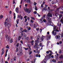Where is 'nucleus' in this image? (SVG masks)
Returning a JSON list of instances; mask_svg holds the SVG:
<instances>
[{
	"label": "nucleus",
	"instance_id": "49",
	"mask_svg": "<svg viewBox=\"0 0 63 63\" xmlns=\"http://www.w3.org/2000/svg\"><path fill=\"white\" fill-rule=\"evenodd\" d=\"M41 63H46V62L45 61H42L41 62Z\"/></svg>",
	"mask_w": 63,
	"mask_h": 63
},
{
	"label": "nucleus",
	"instance_id": "63",
	"mask_svg": "<svg viewBox=\"0 0 63 63\" xmlns=\"http://www.w3.org/2000/svg\"><path fill=\"white\" fill-rule=\"evenodd\" d=\"M46 53H47V54H48V53H49V51H46Z\"/></svg>",
	"mask_w": 63,
	"mask_h": 63
},
{
	"label": "nucleus",
	"instance_id": "36",
	"mask_svg": "<svg viewBox=\"0 0 63 63\" xmlns=\"http://www.w3.org/2000/svg\"><path fill=\"white\" fill-rule=\"evenodd\" d=\"M62 16V14L60 15L59 16V18H61V16Z\"/></svg>",
	"mask_w": 63,
	"mask_h": 63
},
{
	"label": "nucleus",
	"instance_id": "23",
	"mask_svg": "<svg viewBox=\"0 0 63 63\" xmlns=\"http://www.w3.org/2000/svg\"><path fill=\"white\" fill-rule=\"evenodd\" d=\"M48 60V58H45L43 60V61H47Z\"/></svg>",
	"mask_w": 63,
	"mask_h": 63
},
{
	"label": "nucleus",
	"instance_id": "51",
	"mask_svg": "<svg viewBox=\"0 0 63 63\" xmlns=\"http://www.w3.org/2000/svg\"><path fill=\"white\" fill-rule=\"evenodd\" d=\"M25 6L26 7H28V4H25Z\"/></svg>",
	"mask_w": 63,
	"mask_h": 63
},
{
	"label": "nucleus",
	"instance_id": "9",
	"mask_svg": "<svg viewBox=\"0 0 63 63\" xmlns=\"http://www.w3.org/2000/svg\"><path fill=\"white\" fill-rule=\"evenodd\" d=\"M53 29L54 30V31H57V32H58V31L57 30V29H56V26H54L53 27Z\"/></svg>",
	"mask_w": 63,
	"mask_h": 63
},
{
	"label": "nucleus",
	"instance_id": "13",
	"mask_svg": "<svg viewBox=\"0 0 63 63\" xmlns=\"http://www.w3.org/2000/svg\"><path fill=\"white\" fill-rule=\"evenodd\" d=\"M40 21L41 22H43V21H44V22H45V23L47 22V20L45 19H43V20L40 19Z\"/></svg>",
	"mask_w": 63,
	"mask_h": 63
},
{
	"label": "nucleus",
	"instance_id": "59",
	"mask_svg": "<svg viewBox=\"0 0 63 63\" xmlns=\"http://www.w3.org/2000/svg\"><path fill=\"white\" fill-rule=\"evenodd\" d=\"M33 13L34 14H37V11H34L33 12Z\"/></svg>",
	"mask_w": 63,
	"mask_h": 63
},
{
	"label": "nucleus",
	"instance_id": "5",
	"mask_svg": "<svg viewBox=\"0 0 63 63\" xmlns=\"http://www.w3.org/2000/svg\"><path fill=\"white\" fill-rule=\"evenodd\" d=\"M60 36L59 35H56L55 36V38L57 40H58V39L60 40L61 38H60Z\"/></svg>",
	"mask_w": 63,
	"mask_h": 63
},
{
	"label": "nucleus",
	"instance_id": "61",
	"mask_svg": "<svg viewBox=\"0 0 63 63\" xmlns=\"http://www.w3.org/2000/svg\"><path fill=\"white\" fill-rule=\"evenodd\" d=\"M22 2H23V0H21L20 2L21 4L22 3Z\"/></svg>",
	"mask_w": 63,
	"mask_h": 63
},
{
	"label": "nucleus",
	"instance_id": "35",
	"mask_svg": "<svg viewBox=\"0 0 63 63\" xmlns=\"http://www.w3.org/2000/svg\"><path fill=\"white\" fill-rule=\"evenodd\" d=\"M30 22L31 23H33L34 22V21H33V20L32 19L30 20Z\"/></svg>",
	"mask_w": 63,
	"mask_h": 63
},
{
	"label": "nucleus",
	"instance_id": "34",
	"mask_svg": "<svg viewBox=\"0 0 63 63\" xmlns=\"http://www.w3.org/2000/svg\"><path fill=\"white\" fill-rule=\"evenodd\" d=\"M23 48H24V49H25V50H28V49L29 48H25V47H23Z\"/></svg>",
	"mask_w": 63,
	"mask_h": 63
},
{
	"label": "nucleus",
	"instance_id": "39",
	"mask_svg": "<svg viewBox=\"0 0 63 63\" xmlns=\"http://www.w3.org/2000/svg\"><path fill=\"white\" fill-rule=\"evenodd\" d=\"M16 46V47H18V46H19V43H17Z\"/></svg>",
	"mask_w": 63,
	"mask_h": 63
},
{
	"label": "nucleus",
	"instance_id": "58",
	"mask_svg": "<svg viewBox=\"0 0 63 63\" xmlns=\"http://www.w3.org/2000/svg\"><path fill=\"white\" fill-rule=\"evenodd\" d=\"M59 53H62V51H61V49H60V51L59 52Z\"/></svg>",
	"mask_w": 63,
	"mask_h": 63
},
{
	"label": "nucleus",
	"instance_id": "10",
	"mask_svg": "<svg viewBox=\"0 0 63 63\" xmlns=\"http://www.w3.org/2000/svg\"><path fill=\"white\" fill-rule=\"evenodd\" d=\"M44 37L43 36L42 38H41L40 39V43H41H41H42V41H43V40H44Z\"/></svg>",
	"mask_w": 63,
	"mask_h": 63
},
{
	"label": "nucleus",
	"instance_id": "32",
	"mask_svg": "<svg viewBox=\"0 0 63 63\" xmlns=\"http://www.w3.org/2000/svg\"><path fill=\"white\" fill-rule=\"evenodd\" d=\"M19 18L21 19V20H22L23 18V17L21 16V15H20V17Z\"/></svg>",
	"mask_w": 63,
	"mask_h": 63
},
{
	"label": "nucleus",
	"instance_id": "1",
	"mask_svg": "<svg viewBox=\"0 0 63 63\" xmlns=\"http://www.w3.org/2000/svg\"><path fill=\"white\" fill-rule=\"evenodd\" d=\"M5 37L6 39V40H7L8 42H9V41H10V39L11 38L10 37L7 35H6Z\"/></svg>",
	"mask_w": 63,
	"mask_h": 63
},
{
	"label": "nucleus",
	"instance_id": "42",
	"mask_svg": "<svg viewBox=\"0 0 63 63\" xmlns=\"http://www.w3.org/2000/svg\"><path fill=\"white\" fill-rule=\"evenodd\" d=\"M6 48H9L10 47H9V45H7V46L6 47Z\"/></svg>",
	"mask_w": 63,
	"mask_h": 63
},
{
	"label": "nucleus",
	"instance_id": "33",
	"mask_svg": "<svg viewBox=\"0 0 63 63\" xmlns=\"http://www.w3.org/2000/svg\"><path fill=\"white\" fill-rule=\"evenodd\" d=\"M27 3H30V0H27Z\"/></svg>",
	"mask_w": 63,
	"mask_h": 63
},
{
	"label": "nucleus",
	"instance_id": "8",
	"mask_svg": "<svg viewBox=\"0 0 63 63\" xmlns=\"http://www.w3.org/2000/svg\"><path fill=\"white\" fill-rule=\"evenodd\" d=\"M47 16L48 17H52V14L50 13H49L47 15Z\"/></svg>",
	"mask_w": 63,
	"mask_h": 63
},
{
	"label": "nucleus",
	"instance_id": "64",
	"mask_svg": "<svg viewBox=\"0 0 63 63\" xmlns=\"http://www.w3.org/2000/svg\"><path fill=\"white\" fill-rule=\"evenodd\" d=\"M58 63H63V61H62L61 62L59 61L58 62Z\"/></svg>",
	"mask_w": 63,
	"mask_h": 63
},
{
	"label": "nucleus",
	"instance_id": "54",
	"mask_svg": "<svg viewBox=\"0 0 63 63\" xmlns=\"http://www.w3.org/2000/svg\"><path fill=\"white\" fill-rule=\"evenodd\" d=\"M30 26H33V24L31 23L30 24Z\"/></svg>",
	"mask_w": 63,
	"mask_h": 63
},
{
	"label": "nucleus",
	"instance_id": "25",
	"mask_svg": "<svg viewBox=\"0 0 63 63\" xmlns=\"http://www.w3.org/2000/svg\"><path fill=\"white\" fill-rule=\"evenodd\" d=\"M63 55H61L59 57V58H60V59H62V58H63Z\"/></svg>",
	"mask_w": 63,
	"mask_h": 63
},
{
	"label": "nucleus",
	"instance_id": "6",
	"mask_svg": "<svg viewBox=\"0 0 63 63\" xmlns=\"http://www.w3.org/2000/svg\"><path fill=\"white\" fill-rule=\"evenodd\" d=\"M46 19L49 22H51V19L50 18L48 17H46Z\"/></svg>",
	"mask_w": 63,
	"mask_h": 63
},
{
	"label": "nucleus",
	"instance_id": "21",
	"mask_svg": "<svg viewBox=\"0 0 63 63\" xmlns=\"http://www.w3.org/2000/svg\"><path fill=\"white\" fill-rule=\"evenodd\" d=\"M37 27V25L35 24H34V25H33V28H36Z\"/></svg>",
	"mask_w": 63,
	"mask_h": 63
},
{
	"label": "nucleus",
	"instance_id": "50",
	"mask_svg": "<svg viewBox=\"0 0 63 63\" xmlns=\"http://www.w3.org/2000/svg\"><path fill=\"white\" fill-rule=\"evenodd\" d=\"M33 4H34V6H36V5L37 4V3H36L35 2H34V3Z\"/></svg>",
	"mask_w": 63,
	"mask_h": 63
},
{
	"label": "nucleus",
	"instance_id": "18",
	"mask_svg": "<svg viewBox=\"0 0 63 63\" xmlns=\"http://www.w3.org/2000/svg\"><path fill=\"white\" fill-rule=\"evenodd\" d=\"M31 43L32 45L33 46V44H34V40H32V41H31Z\"/></svg>",
	"mask_w": 63,
	"mask_h": 63
},
{
	"label": "nucleus",
	"instance_id": "56",
	"mask_svg": "<svg viewBox=\"0 0 63 63\" xmlns=\"http://www.w3.org/2000/svg\"><path fill=\"white\" fill-rule=\"evenodd\" d=\"M47 9V8L46 7H44V9H43L42 10H46V9Z\"/></svg>",
	"mask_w": 63,
	"mask_h": 63
},
{
	"label": "nucleus",
	"instance_id": "12",
	"mask_svg": "<svg viewBox=\"0 0 63 63\" xmlns=\"http://www.w3.org/2000/svg\"><path fill=\"white\" fill-rule=\"evenodd\" d=\"M46 15H43V16L40 19L41 20H43V19H44V18H45L46 17Z\"/></svg>",
	"mask_w": 63,
	"mask_h": 63
},
{
	"label": "nucleus",
	"instance_id": "3",
	"mask_svg": "<svg viewBox=\"0 0 63 63\" xmlns=\"http://www.w3.org/2000/svg\"><path fill=\"white\" fill-rule=\"evenodd\" d=\"M35 42L36 43H35V45L34 46V47H36L38 45V43H39V41L38 40H36L35 41Z\"/></svg>",
	"mask_w": 63,
	"mask_h": 63
},
{
	"label": "nucleus",
	"instance_id": "57",
	"mask_svg": "<svg viewBox=\"0 0 63 63\" xmlns=\"http://www.w3.org/2000/svg\"><path fill=\"white\" fill-rule=\"evenodd\" d=\"M28 22H26V26H27L28 24Z\"/></svg>",
	"mask_w": 63,
	"mask_h": 63
},
{
	"label": "nucleus",
	"instance_id": "11",
	"mask_svg": "<svg viewBox=\"0 0 63 63\" xmlns=\"http://www.w3.org/2000/svg\"><path fill=\"white\" fill-rule=\"evenodd\" d=\"M56 33H57L56 32H54V31H53L52 32V34L53 35H54V36L56 35Z\"/></svg>",
	"mask_w": 63,
	"mask_h": 63
},
{
	"label": "nucleus",
	"instance_id": "28",
	"mask_svg": "<svg viewBox=\"0 0 63 63\" xmlns=\"http://www.w3.org/2000/svg\"><path fill=\"white\" fill-rule=\"evenodd\" d=\"M21 39V36H19L18 37V41H20V39Z\"/></svg>",
	"mask_w": 63,
	"mask_h": 63
},
{
	"label": "nucleus",
	"instance_id": "4",
	"mask_svg": "<svg viewBox=\"0 0 63 63\" xmlns=\"http://www.w3.org/2000/svg\"><path fill=\"white\" fill-rule=\"evenodd\" d=\"M46 37L47 40H49V39H50V38H51V35H47Z\"/></svg>",
	"mask_w": 63,
	"mask_h": 63
},
{
	"label": "nucleus",
	"instance_id": "31",
	"mask_svg": "<svg viewBox=\"0 0 63 63\" xmlns=\"http://www.w3.org/2000/svg\"><path fill=\"white\" fill-rule=\"evenodd\" d=\"M36 61V60L35 59H34V61H31V62L32 63H35V61Z\"/></svg>",
	"mask_w": 63,
	"mask_h": 63
},
{
	"label": "nucleus",
	"instance_id": "22",
	"mask_svg": "<svg viewBox=\"0 0 63 63\" xmlns=\"http://www.w3.org/2000/svg\"><path fill=\"white\" fill-rule=\"evenodd\" d=\"M61 22L63 24V16L61 20Z\"/></svg>",
	"mask_w": 63,
	"mask_h": 63
},
{
	"label": "nucleus",
	"instance_id": "7",
	"mask_svg": "<svg viewBox=\"0 0 63 63\" xmlns=\"http://www.w3.org/2000/svg\"><path fill=\"white\" fill-rule=\"evenodd\" d=\"M8 18H6L5 19V22H4V24L5 26H7V22H8Z\"/></svg>",
	"mask_w": 63,
	"mask_h": 63
},
{
	"label": "nucleus",
	"instance_id": "26",
	"mask_svg": "<svg viewBox=\"0 0 63 63\" xmlns=\"http://www.w3.org/2000/svg\"><path fill=\"white\" fill-rule=\"evenodd\" d=\"M28 47L30 49H31V48H30V47H31V45H30V44H29L28 45Z\"/></svg>",
	"mask_w": 63,
	"mask_h": 63
},
{
	"label": "nucleus",
	"instance_id": "27",
	"mask_svg": "<svg viewBox=\"0 0 63 63\" xmlns=\"http://www.w3.org/2000/svg\"><path fill=\"white\" fill-rule=\"evenodd\" d=\"M18 48L17 47L16 48V52H18Z\"/></svg>",
	"mask_w": 63,
	"mask_h": 63
},
{
	"label": "nucleus",
	"instance_id": "53",
	"mask_svg": "<svg viewBox=\"0 0 63 63\" xmlns=\"http://www.w3.org/2000/svg\"><path fill=\"white\" fill-rule=\"evenodd\" d=\"M52 54L51 53H50L49 55H48V56H50Z\"/></svg>",
	"mask_w": 63,
	"mask_h": 63
},
{
	"label": "nucleus",
	"instance_id": "60",
	"mask_svg": "<svg viewBox=\"0 0 63 63\" xmlns=\"http://www.w3.org/2000/svg\"><path fill=\"white\" fill-rule=\"evenodd\" d=\"M39 28H37L36 29V30L37 31H39Z\"/></svg>",
	"mask_w": 63,
	"mask_h": 63
},
{
	"label": "nucleus",
	"instance_id": "14",
	"mask_svg": "<svg viewBox=\"0 0 63 63\" xmlns=\"http://www.w3.org/2000/svg\"><path fill=\"white\" fill-rule=\"evenodd\" d=\"M31 11V10H30V9H28V10H27V12H28V14H30V13Z\"/></svg>",
	"mask_w": 63,
	"mask_h": 63
},
{
	"label": "nucleus",
	"instance_id": "46",
	"mask_svg": "<svg viewBox=\"0 0 63 63\" xmlns=\"http://www.w3.org/2000/svg\"><path fill=\"white\" fill-rule=\"evenodd\" d=\"M20 31H22V30H23V28H22L21 27H20Z\"/></svg>",
	"mask_w": 63,
	"mask_h": 63
},
{
	"label": "nucleus",
	"instance_id": "17",
	"mask_svg": "<svg viewBox=\"0 0 63 63\" xmlns=\"http://www.w3.org/2000/svg\"><path fill=\"white\" fill-rule=\"evenodd\" d=\"M7 26L8 28L9 29V28H10V27H11V24H7Z\"/></svg>",
	"mask_w": 63,
	"mask_h": 63
},
{
	"label": "nucleus",
	"instance_id": "24",
	"mask_svg": "<svg viewBox=\"0 0 63 63\" xmlns=\"http://www.w3.org/2000/svg\"><path fill=\"white\" fill-rule=\"evenodd\" d=\"M31 19H33V20H35V17H31Z\"/></svg>",
	"mask_w": 63,
	"mask_h": 63
},
{
	"label": "nucleus",
	"instance_id": "44",
	"mask_svg": "<svg viewBox=\"0 0 63 63\" xmlns=\"http://www.w3.org/2000/svg\"><path fill=\"white\" fill-rule=\"evenodd\" d=\"M14 19H15V18H16V14H15V13H14Z\"/></svg>",
	"mask_w": 63,
	"mask_h": 63
},
{
	"label": "nucleus",
	"instance_id": "38",
	"mask_svg": "<svg viewBox=\"0 0 63 63\" xmlns=\"http://www.w3.org/2000/svg\"><path fill=\"white\" fill-rule=\"evenodd\" d=\"M7 20H8V19H7ZM12 20H11V19H9V20H8V21H7V22H8V21L9 22H11Z\"/></svg>",
	"mask_w": 63,
	"mask_h": 63
},
{
	"label": "nucleus",
	"instance_id": "47",
	"mask_svg": "<svg viewBox=\"0 0 63 63\" xmlns=\"http://www.w3.org/2000/svg\"><path fill=\"white\" fill-rule=\"evenodd\" d=\"M35 11H37V6L35 7Z\"/></svg>",
	"mask_w": 63,
	"mask_h": 63
},
{
	"label": "nucleus",
	"instance_id": "16",
	"mask_svg": "<svg viewBox=\"0 0 63 63\" xmlns=\"http://www.w3.org/2000/svg\"><path fill=\"white\" fill-rule=\"evenodd\" d=\"M15 11L16 12V13H18V7H17L16 9H15Z\"/></svg>",
	"mask_w": 63,
	"mask_h": 63
},
{
	"label": "nucleus",
	"instance_id": "19",
	"mask_svg": "<svg viewBox=\"0 0 63 63\" xmlns=\"http://www.w3.org/2000/svg\"><path fill=\"white\" fill-rule=\"evenodd\" d=\"M2 52L1 53L2 55H3L4 53V48H3L2 49Z\"/></svg>",
	"mask_w": 63,
	"mask_h": 63
},
{
	"label": "nucleus",
	"instance_id": "45",
	"mask_svg": "<svg viewBox=\"0 0 63 63\" xmlns=\"http://www.w3.org/2000/svg\"><path fill=\"white\" fill-rule=\"evenodd\" d=\"M48 51L49 52H50V53H51L52 54H53V53H52V51H51V50H49Z\"/></svg>",
	"mask_w": 63,
	"mask_h": 63
},
{
	"label": "nucleus",
	"instance_id": "40",
	"mask_svg": "<svg viewBox=\"0 0 63 63\" xmlns=\"http://www.w3.org/2000/svg\"><path fill=\"white\" fill-rule=\"evenodd\" d=\"M52 61L54 62H56V60L55 59H53L52 60Z\"/></svg>",
	"mask_w": 63,
	"mask_h": 63
},
{
	"label": "nucleus",
	"instance_id": "20",
	"mask_svg": "<svg viewBox=\"0 0 63 63\" xmlns=\"http://www.w3.org/2000/svg\"><path fill=\"white\" fill-rule=\"evenodd\" d=\"M35 56H36V57H41V55H40L39 54V55H38V54H37Z\"/></svg>",
	"mask_w": 63,
	"mask_h": 63
},
{
	"label": "nucleus",
	"instance_id": "48",
	"mask_svg": "<svg viewBox=\"0 0 63 63\" xmlns=\"http://www.w3.org/2000/svg\"><path fill=\"white\" fill-rule=\"evenodd\" d=\"M32 53V51H31L30 52H29V54H30V55H31V53Z\"/></svg>",
	"mask_w": 63,
	"mask_h": 63
},
{
	"label": "nucleus",
	"instance_id": "37",
	"mask_svg": "<svg viewBox=\"0 0 63 63\" xmlns=\"http://www.w3.org/2000/svg\"><path fill=\"white\" fill-rule=\"evenodd\" d=\"M10 55H9L8 58L7 59V61H9V59H10Z\"/></svg>",
	"mask_w": 63,
	"mask_h": 63
},
{
	"label": "nucleus",
	"instance_id": "15",
	"mask_svg": "<svg viewBox=\"0 0 63 63\" xmlns=\"http://www.w3.org/2000/svg\"><path fill=\"white\" fill-rule=\"evenodd\" d=\"M18 21H19L18 19H17L16 20L17 24H16V26L17 27V24H18Z\"/></svg>",
	"mask_w": 63,
	"mask_h": 63
},
{
	"label": "nucleus",
	"instance_id": "52",
	"mask_svg": "<svg viewBox=\"0 0 63 63\" xmlns=\"http://www.w3.org/2000/svg\"><path fill=\"white\" fill-rule=\"evenodd\" d=\"M13 42V38H12L10 41V43H12Z\"/></svg>",
	"mask_w": 63,
	"mask_h": 63
},
{
	"label": "nucleus",
	"instance_id": "55",
	"mask_svg": "<svg viewBox=\"0 0 63 63\" xmlns=\"http://www.w3.org/2000/svg\"><path fill=\"white\" fill-rule=\"evenodd\" d=\"M33 37L32 36H31L30 37V39L31 40H32L33 39Z\"/></svg>",
	"mask_w": 63,
	"mask_h": 63
},
{
	"label": "nucleus",
	"instance_id": "2",
	"mask_svg": "<svg viewBox=\"0 0 63 63\" xmlns=\"http://www.w3.org/2000/svg\"><path fill=\"white\" fill-rule=\"evenodd\" d=\"M36 49L35 50L36 51V53H37L38 54H39L40 53V50H38V48H39L37 46H36V47H34Z\"/></svg>",
	"mask_w": 63,
	"mask_h": 63
},
{
	"label": "nucleus",
	"instance_id": "62",
	"mask_svg": "<svg viewBox=\"0 0 63 63\" xmlns=\"http://www.w3.org/2000/svg\"><path fill=\"white\" fill-rule=\"evenodd\" d=\"M61 37L62 38H63V33H62V34L61 35Z\"/></svg>",
	"mask_w": 63,
	"mask_h": 63
},
{
	"label": "nucleus",
	"instance_id": "29",
	"mask_svg": "<svg viewBox=\"0 0 63 63\" xmlns=\"http://www.w3.org/2000/svg\"><path fill=\"white\" fill-rule=\"evenodd\" d=\"M24 10L25 11H26V12H27V11L28 10V9L27 8H25L24 9Z\"/></svg>",
	"mask_w": 63,
	"mask_h": 63
},
{
	"label": "nucleus",
	"instance_id": "41",
	"mask_svg": "<svg viewBox=\"0 0 63 63\" xmlns=\"http://www.w3.org/2000/svg\"><path fill=\"white\" fill-rule=\"evenodd\" d=\"M16 57H14V61H16Z\"/></svg>",
	"mask_w": 63,
	"mask_h": 63
},
{
	"label": "nucleus",
	"instance_id": "43",
	"mask_svg": "<svg viewBox=\"0 0 63 63\" xmlns=\"http://www.w3.org/2000/svg\"><path fill=\"white\" fill-rule=\"evenodd\" d=\"M23 31H24V32H27V30L25 29Z\"/></svg>",
	"mask_w": 63,
	"mask_h": 63
},
{
	"label": "nucleus",
	"instance_id": "30",
	"mask_svg": "<svg viewBox=\"0 0 63 63\" xmlns=\"http://www.w3.org/2000/svg\"><path fill=\"white\" fill-rule=\"evenodd\" d=\"M3 17V15L0 16V19H2Z\"/></svg>",
	"mask_w": 63,
	"mask_h": 63
}]
</instances>
